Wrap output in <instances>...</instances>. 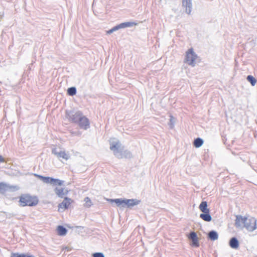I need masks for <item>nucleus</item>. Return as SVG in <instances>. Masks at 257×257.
Here are the masks:
<instances>
[{
    "mask_svg": "<svg viewBox=\"0 0 257 257\" xmlns=\"http://www.w3.org/2000/svg\"><path fill=\"white\" fill-rule=\"evenodd\" d=\"M235 226L237 228H245L248 231L252 232L256 228V220L254 217L247 218L236 215Z\"/></svg>",
    "mask_w": 257,
    "mask_h": 257,
    "instance_id": "nucleus-1",
    "label": "nucleus"
},
{
    "mask_svg": "<svg viewBox=\"0 0 257 257\" xmlns=\"http://www.w3.org/2000/svg\"><path fill=\"white\" fill-rule=\"evenodd\" d=\"M110 149L113 151L114 155L118 158H130L131 153L130 151L125 150L123 151V148L118 141H111L110 142Z\"/></svg>",
    "mask_w": 257,
    "mask_h": 257,
    "instance_id": "nucleus-2",
    "label": "nucleus"
},
{
    "mask_svg": "<svg viewBox=\"0 0 257 257\" xmlns=\"http://www.w3.org/2000/svg\"><path fill=\"white\" fill-rule=\"evenodd\" d=\"M108 201L111 202L115 203L116 206L120 208H124L127 207L128 208L133 207L135 205H137L139 204L140 202V200H138L136 199H122V198H117V199H110Z\"/></svg>",
    "mask_w": 257,
    "mask_h": 257,
    "instance_id": "nucleus-3",
    "label": "nucleus"
},
{
    "mask_svg": "<svg viewBox=\"0 0 257 257\" xmlns=\"http://www.w3.org/2000/svg\"><path fill=\"white\" fill-rule=\"evenodd\" d=\"M19 202L22 206H35L38 204L39 200L36 196L25 194L20 196Z\"/></svg>",
    "mask_w": 257,
    "mask_h": 257,
    "instance_id": "nucleus-4",
    "label": "nucleus"
},
{
    "mask_svg": "<svg viewBox=\"0 0 257 257\" xmlns=\"http://www.w3.org/2000/svg\"><path fill=\"white\" fill-rule=\"evenodd\" d=\"M34 175L42 180L44 183L50 184L53 186H62L64 182L58 179H55L50 177H45L37 174H34Z\"/></svg>",
    "mask_w": 257,
    "mask_h": 257,
    "instance_id": "nucleus-5",
    "label": "nucleus"
},
{
    "mask_svg": "<svg viewBox=\"0 0 257 257\" xmlns=\"http://www.w3.org/2000/svg\"><path fill=\"white\" fill-rule=\"evenodd\" d=\"M197 58V55L193 51L192 48L189 49L186 52L185 62L189 65L194 66L195 65V61Z\"/></svg>",
    "mask_w": 257,
    "mask_h": 257,
    "instance_id": "nucleus-6",
    "label": "nucleus"
},
{
    "mask_svg": "<svg viewBox=\"0 0 257 257\" xmlns=\"http://www.w3.org/2000/svg\"><path fill=\"white\" fill-rule=\"evenodd\" d=\"M19 189V187L16 185H11L3 182L0 183V193L2 194L8 191H16Z\"/></svg>",
    "mask_w": 257,
    "mask_h": 257,
    "instance_id": "nucleus-7",
    "label": "nucleus"
},
{
    "mask_svg": "<svg viewBox=\"0 0 257 257\" xmlns=\"http://www.w3.org/2000/svg\"><path fill=\"white\" fill-rule=\"evenodd\" d=\"M82 113L80 111H66V117L72 122L75 123Z\"/></svg>",
    "mask_w": 257,
    "mask_h": 257,
    "instance_id": "nucleus-8",
    "label": "nucleus"
},
{
    "mask_svg": "<svg viewBox=\"0 0 257 257\" xmlns=\"http://www.w3.org/2000/svg\"><path fill=\"white\" fill-rule=\"evenodd\" d=\"M52 153L53 154L56 156L59 159L62 158L65 160H68L70 158V156L68 153H66L64 151L59 150L57 148L53 149Z\"/></svg>",
    "mask_w": 257,
    "mask_h": 257,
    "instance_id": "nucleus-9",
    "label": "nucleus"
},
{
    "mask_svg": "<svg viewBox=\"0 0 257 257\" xmlns=\"http://www.w3.org/2000/svg\"><path fill=\"white\" fill-rule=\"evenodd\" d=\"M54 192L55 194L57 195V196L61 198H64V196L67 195L68 193V191L67 189L64 188L58 187H56L54 189Z\"/></svg>",
    "mask_w": 257,
    "mask_h": 257,
    "instance_id": "nucleus-10",
    "label": "nucleus"
},
{
    "mask_svg": "<svg viewBox=\"0 0 257 257\" xmlns=\"http://www.w3.org/2000/svg\"><path fill=\"white\" fill-rule=\"evenodd\" d=\"M78 125L80 128L86 130L90 127L89 120L88 118L84 116Z\"/></svg>",
    "mask_w": 257,
    "mask_h": 257,
    "instance_id": "nucleus-11",
    "label": "nucleus"
},
{
    "mask_svg": "<svg viewBox=\"0 0 257 257\" xmlns=\"http://www.w3.org/2000/svg\"><path fill=\"white\" fill-rule=\"evenodd\" d=\"M72 202V200L68 197H65L63 202L58 205L59 210L65 209L68 208Z\"/></svg>",
    "mask_w": 257,
    "mask_h": 257,
    "instance_id": "nucleus-12",
    "label": "nucleus"
},
{
    "mask_svg": "<svg viewBox=\"0 0 257 257\" xmlns=\"http://www.w3.org/2000/svg\"><path fill=\"white\" fill-rule=\"evenodd\" d=\"M192 0H182V6L185 8V11L188 14H190L191 12Z\"/></svg>",
    "mask_w": 257,
    "mask_h": 257,
    "instance_id": "nucleus-13",
    "label": "nucleus"
},
{
    "mask_svg": "<svg viewBox=\"0 0 257 257\" xmlns=\"http://www.w3.org/2000/svg\"><path fill=\"white\" fill-rule=\"evenodd\" d=\"M229 244L232 248L237 249L239 247V241L236 237H233L230 239Z\"/></svg>",
    "mask_w": 257,
    "mask_h": 257,
    "instance_id": "nucleus-14",
    "label": "nucleus"
},
{
    "mask_svg": "<svg viewBox=\"0 0 257 257\" xmlns=\"http://www.w3.org/2000/svg\"><path fill=\"white\" fill-rule=\"evenodd\" d=\"M199 208L203 213H209V209L207 207L206 201H202L199 205Z\"/></svg>",
    "mask_w": 257,
    "mask_h": 257,
    "instance_id": "nucleus-15",
    "label": "nucleus"
},
{
    "mask_svg": "<svg viewBox=\"0 0 257 257\" xmlns=\"http://www.w3.org/2000/svg\"><path fill=\"white\" fill-rule=\"evenodd\" d=\"M208 237L211 240H215L218 239V235L216 231L211 230L209 232L208 234Z\"/></svg>",
    "mask_w": 257,
    "mask_h": 257,
    "instance_id": "nucleus-16",
    "label": "nucleus"
},
{
    "mask_svg": "<svg viewBox=\"0 0 257 257\" xmlns=\"http://www.w3.org/2000/svg\"><path fill=\"white\" fill-rule=\"evenodd\" d=\"M200 217L205 221H210L212 219L211 216L209 213H203L200 214Z\"/></svg>",
    "mask_w": 257,
    "mask_h": 257,
    "instance_id": "nucleus-17",
    "label": "nucleus"
},
{
    "mask_svg": "<svg viewBox=\"0 0 257 257\" xmlns=\"http://www.w3.org/2000/svg\"><path fill=\"white\" fill-rule=\"evenodd\" d=\"M58 234L59 235H65L67 231L66 228L61 225H59L57 227Z\"/></svg>",
    "mask_w": 257,
    "mask_h": 257,
    "instance_id": "nucleus-18",
    "label": "nucleus"
},
{
    "mask_svg": "<svg viewBox=\"0 0 257 257\" xmlns=\"http://www.w3.org/2000/svg\"><path fill=\"white\" fill-rule=\"evenodd\" d=\"M203 144V140L200 138H198L194 140L193 145L196 148L200 147Z\"/></svg>",
    "mask_w": 257,
    "mask_h": 257,
    "instance_id": "nucleus-19",
    "label": "nucleus"
},
{
    "mask_svg": "<svg viewBox=\"0 0 257 257\" xmlns=\"http://www.w3.org/2000/svg\"><path fill=\"white\" fill-rule=\"evenodd\" d=\"M135 25L136 24L134 22H124L119 24L121 29L127 27H131Z\"/></svg>",
    "mask_w": 257,
    "mask_h": 257,
    "instance_id": "nucleus-20",
    "label": "nucleus"
},
{
    "mask_svg": "<svg viewBox=\"0 0 257 257\" xmlns=\"http://www.w3.org/2000/svg\"><path fill=\"white\" fill-rule=\"evenodd\" d=\"M246 80L250 83L252 86H254L256 83V79L251 75H248Z\"/></svg>",
    "mask_w": 257,
    "mask_h": 257,
    "instance_id": "nucleus-21",
    "label": "nucleus"
},
{
    "mask_svg": "<svg viewBox=\"0 0 257 257\" xmlns=\"http://www.w3.org/2000/svg\"><path fill=\"white\" fill-rule=\"evenodd\" d=\"M67 93L70 96H73L76 93V88L75 87H71L67 89Z\"/></svg>",
    "mask_w": 257,
    "mask_h": 257,
    "instance_id": "nucleus-22",
    "label": "nucleus"
},
{
    "mask_svg": "<svg viewBox=\"0 0 257 257\" xmlns=\"http://www.w3.org/2000/svg\"><path fill=\"white\" fill-rule=\"evenodd\" d=\"M175 118L173 117L172 116H170V121L168 123V125H169V127L170 128L172 129L174 127V124H175Z\"/></svg>",
    "mask_w": 257,
    "mask_h": 257,
    "instance_id": "nucleus-23",
    "label": "nucleus"
},
{
    "mask_svg": "<svg viewBox=\"0 0 257 257\" xmlns=\"http://www.w3.org/2000/svg\"><path fill=\"white\" fill-rule=\"evenodd\" d=\"M188 238L191 240L193 239L195 240V239L198 238L196 233L194 231L190 232L188 236Z\"/></svg>",
    "mask_w": 257,
    "mask_h": 257,
    "instance_id": "nucleus-24",
    "label": "nucleus"
},
{
    "mask_svg": "<svg viewBox=\"0 0 257 257\" xmlns=\"http://www.w3.org/2000/svg\"><path fill=\"white\" fill-rule=\"evenodd\" d=\"M84 201L85 202V206L86 207H90L91 205V201L90 198L88 197H86L84 199Z\"/></svg>",
    "mask_w": 257,
    "mask_h": 257,
    "instance_id": "nucleus-25",
    "label": "nucleus"
},
{
    "mask_svg": "<svg viewBox=\"0 0 257 257\" xmlns=\"http://www.w3.org/2000/svg\"><path fill=\"white\" fill-rule=\"evenodd\" d=\"M11 257H26L24 254H20L19 253H12Z\"/></svg>",
    "mask_w": 257,
    "mask_h": 257,
    "instance_id": "nucleus-26",
    "label": "nucleus"
},
{
    "mask_svg": "<svg viewBox=\"0 0 257 257\" xmlns=\"http://www.w3.org/2000/svg\"><path fill=\"white\" fill-rule=\"evenodd\" d=\"M93 257H105L104 254L102 252H95L92 254Z\"/></svg>",
    "mask_w": 257,
    "mask_h": 257,
    "instance_id": "nucleus-27",
    "label": "nucleus"
},
{
    "mask_svg": "<svg viewBox=\"0 0 257 257\" xmlns=\"http://www.w3.org/2000/svg\"><path fill=\"white\" fill-rule=\"evenodd\" d=\"M192 241V245L195 247L199 246V242H198V239H195V240L193 239Z\"/></svg>",
    "mask_w": 257,
    "mask_h": 257,
    "instance_id": "nucleus-28",
    "label": "nucleus"
},
{
    "mask_svg": "<svg viewBox=\"0 0 257 257\" xmlns=\"http://www.w3.org/2000/svg\"><path fill=\"white\" fill-rule=\"evenodd\" d=\"M84 115L83 114L82 112L80 115V116H79L78 119L77 120L75 123H77L78 124L79 122L81 121V119H82V117H84Z\"/></svg>",
    "mask_w": 257,
    "mask_h": 257,
    "instance_id": "nucleus-29",
    "label": "nucleus"
},
{
    "mask_svg": "<svg viewBox=\"0 0 257 257\" xmlns=\"http://www.w3.org/2000/svg\"><path fill=\"white\" fill-rule=\"evenodd\" d=\"M120 29L121 28H120V25L119 24V25L113 27L111 29L112 30L113 32H114Z\"/></svg>",
    "mask_w": 257,
    "mask_h": 257,
    "instance_id": "nucleus-30",
    "label": "nucleus"
},
{
    "mask_svg": "<svg viewBox=\"0 0 257 257\" xmlns=\"http://www.w3.org/2000/svg\"><path fill=\"white\" fill-rule=\"evenodd\" d=\"M71 249V248L69 247H68V246H66V247H65V248H63V250H66L67 251H70Z\"/></svg>",
    "mask_w": 257,
    "mask_h": 257,
    "instance_id": "nucleus-31",
    "label": "nucleus"
},
{
    "mask_svg": "<svg viewBox=\"0 0 257 257\" xmlns=\"http://www.w3.org/2000/svg\"><path fill=\"white\" fill-rule=\"evenodd\" d=\"M113 32L111 29H110L109 30L106 31V33L107 34H110L112 33Z\"/></svg>",
    "mask_w": 257,
    "mask_h": 257,
    "instance_id": "nucleus-32",
    "label": "nucleus"
},
{
    "mask_svg": "<svg viewBox=\"0 0 257 257\" xmlns=\"http://www.w3.org/2000/svg\"><path fill=\"white\" fill-rule=\"evenodd\" d=\"M4 162V158L2 156L0 155V162Z\"/></svg>",
    "mask_w": 257,
    "mask_h": 257,
    "instance_id": "nucleus-33",
    "label": "nucleus"
},
{
    "mask_svg": "<svg viewBox=\"0 0 257 257\" xmlns=\"http://www.w3.org/2000/svg\"><path fill=\"white\" fill-rule=\"evenodd\" d=\"M26 257H35V256H34L33 255H26Z\"/></svg>",
    "mask_w": 257,
    "mask_h": 257,
    "instance_id": "nucleus-34",
    "label": "nucleus"
}]
</instances>
